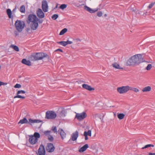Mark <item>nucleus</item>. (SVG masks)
<instances>
[{
    "label": "nucleus",
    "instance_id": "3",
    "mask_svg": "<svg viewBox=\"0 0 155 155\" xmlns=\"http://www.w3.org/2000/svg\"><path fill=\"white\" fill-rule=\"evenodd\" d=\"M25 25L24 21L21 20H17L15 23L16 29L19 32L22 31Z\"/></svg>",
    "mask_w": 155,
    "mask_h": 155
},
{
    "label": "nucleus",
    "instance_id": "25",
    "mask_svg": "<svg viewBox=\"0 0 155 155\" xmlns=\"http://www.w3.org/2000/svg\"><path fill=\"white\" fill-rule=\"evenodd\" d=\"M7 14L9 18H11L12 17V12L10 9H8L6 11Z\"/></svg>",
    "mask_w": 155,
    "mask_h": 155
},
{
    "label": "nucleus",
    "instance_id": "23",
    "mask_svg": "<svg viewBox=\"0 0 155 155\" xmlns=\"http://www.w3.org/2000/svg\"><path fill=\"white\" fill-rule=\"evenodd\" d=\"M151 88L150 86H148L144 87L142 90V91L143 92H148L151 91Z\"/></svg>",
    "mask_w": 155,
    "mask_h": 155
},
{
    "label": "nucleus",
    "instance_id": "52",
    "mask_svg": "<svg viewBox=\"0 0 155 155\" xmlns=\"http://www.w3.org/2000/svg\"><path fill=\"white\" fill-rule=\"evenodd\" d=\"M149 155H155V153H149Z\"/></svg>",
    "mask_w": 155,
    "mask_h": 155
},
{
    "label": "nucleus",
    "instance_id": "35",
    "mask_svg": "<svg viewBox=\"0 0 155 155\" xmlns=\"http://www.w3.org/2000/svg\"><path fill=\"white\" fill-rule=\"evenodd\" d=\"M51 132V131H50L47 130L45 131L44 132V134L45 136L48 137L49 135H50Z\"/></svg>",
    "mask_w": 155,
    "mask_h": 155
},
{
    "label": "nucleus",
    "instance_id": "1",
    "mask_svg": "<svg viewBox=\"0 0 155 155\" xmlns=\"http://www.w3.org/2000/svg\"><path fill=\"white\" fill-rule=\"evenodd\" d=\"M142 55L138 54L132 56L127 61V64L128 66L138 65L140 63L145 62Z\"/></svg>",
    "mask_w": 155,
    "mask_h": 155
},
{
    "label": "nucleus",
    "instance_id": "28",
    "mask_svg": "<svg viewBox=\"0 0 155 155\" xmlns=\"http://www.w3.org/2000/svg\"><path fill=\"white\" fill-rule=\"evenodd\" d=\"M68 29L66 28L63 29L60 32L59 35H62L67 31Z\"/></svg>",
    "mask_w": 155,
    "mask_h": 155
},
{
    "label": "nucleus",
    "instance_id": "21",
    "mask_svg": "<svg viewBox=\"0 0 155 155\" xmlns=\"http://www.w3.org/2000/svg\"><path fill=\"white\" fill-rule=\"evenodd\" d=\"M112 65L114 68L117 69H123V68L120 66V65L117 63H114L112 64Z\"/></svg>",
    "mask_w": 155,
    "mask_h": 155
},
{
    "label": "nucleus",
    "instance_id": "30",
    "mask_svg": "<svg viewBox=\"0 0 155 155\" xmlns=\"http://www.w3.org/2000/svg\"><path fill=\"white\" fill-rule=\"evenodd\" d=\"M58 43L64 46H65L67 45L66 41H61L58 42Z\"/></svg>",
    "mask_w": 155,
    "mask_h": 155
},
{
    "label": "nucleus",
    "instance_id": "41",
    "mask_svg": "<svg viewBox=\"0 0 155 155\" xmlns=\"http://www.w3.org/2000/svg\"><path fill=\"white\" fill-rule=\"evenodd\" d=\"M86 134H87V136L88 135L90 137L91 136V131L90 130H89L87 132H86Z\"/></svg>",
    "mask_w": 155,
    "mask_h": 155
},
{
    "label": "nucleus",
    "instance_id": "2",
    "mask_svg": "<svg viewBox=\"0 0 155 155\" xmlns=\"http://www.w3.org/2000/svg\"><path fill=\"white\" fill-rule=\"evenodd\" d=\"M44 58L49 59V56L46 54L44 53H37L31 55L29 59L31 61L41 60Z\"/></svg>",
    "mask_w": 155,
    "mask_h": 155
},
{
    "label": "nucleus",
    "instance_id": "16",
    "mask_svg": "<svg viewBox=\"0 0 155 155\" xmlns=\"http://www.w3.org/2000/svg\"><path fill=\"white\" fill-rule=\"evenodd\" d=\"M38 26V21H36L31 22V27L32 30H35L37 29Z\"/></svg>",
    "mask_w": 155,
    "mask_h": 155
},
{
    "label": "nucleus",
    "instance_id": "31",
    "mask_svg": "<svg viewBox=\"0 0 155 155\" xmlns=\"http://www.w3.org/2000/svg\"><path fill=\"white\" fill-rule=\"evenodd\" d=\"M154 145H153L151 144H149L146 145L144 147H142V149H143L145 148H147L150 147H154Z\"/></svg>",
    "mask_w": 155,
    "mask_h": 155
},
{
    "label": "nucleus",
    "instance_id": "6",
    "mask_svg": "<svg viewBox=\"0 0 155 155\" xmlns=\"http://www.w3.org/2000/svg\"><path fill=\"white\" fill-rule=\"evenodd\" d=\"M87 117V114L84 112H83L80 113H77L75 115V118L78 120L81 121L83 120Z\"/></svg>",
    "mask_w": 155,
    "mask_h": 155
},
{
    "label": "nucleus",
    "instance_id": "38",
    "mask_svg": "<svg viewBox=\"0 0 155 155\" xmlns=\"http://www.w3.org/2000/svg\"><path fill=\"white\" fill-rule=\"evenodd\" d=\"M73 41L75 43L78 44L81 41V40L79 38H77L73 39Z\"/></svg>",
    "mask_w": 155,
    "mask_h": 155
},
{
    "label": "nucleus",
    "instance_id": "19",
    "mask_svg": "<svg viewBox=\"0 0 155 155\" xmlns=\"http://www.w3.org/2000/svg\"><path fill=\"white\" fill-rule=\"evenodd\" d=\"M21 62L26 65L28 66H31V63L30 61L29 60H27L25 59H23L22 60Z\"/></svg>",
    "mask_w": 155,
    "mask_h": 155
},
{
    "label": "nucleus",
    "instance_id": "53",
    "mask_svg": "<svg viewBox=\"0 0 155 155\" xmlns=\"http://www.w3.org/2000/svg\"><path fill=\"white\" fill-rule=\"evenodd\" d=\"M15 8L17 9V8H18V6L17 5V4H16L15 6Z\"/></svg>",
    "mask_w": 155,
    "mask_h": 155
},
{
    "label": "nucleus",
    "instance_id": "32",
    "mask_svg": "<svg viewBox=\"0 0 155 155\" xmlns=\"http://www.w3.org/2000/svg\"><path fill=\"white\" fill-rule=\"evenodd\" d=\"M67 7V5L65 4H63L61 5L59 7L62 10H63L65 8Z\"/></svg>",
    "mask_w": 155,
    "mask_h": 155
},
{
    "label": "nucleus",
    "instance_id": "50",
    "mask_svg": "<svg viewBox=\"0 0 155 155\" xmlns=\"http://www.w3.org/2000/svg\"><path fill=\"white\" fill-rule=\"evenodd\" d=\"M38 23L39 24H41V23H42V22H43V20H40L38 18Z\"/></svg>",
    "mask_w": 155,
    "mask_h": 155
},
{
    "label": "nucleus",
    "instance_id": "48",
    "mask_svg": "<svg viewBox=\"0 0 155 155\" xmlns=\"http://www.w3.org/2000/svg\"><path fill=\"white\" fill-rule=\"evenodd\" d=\"M66 42V43H67V45L68 44H71L72 43H73V42L72 41H69L68 40Z\"/></svg>",
    "mask_w": 155,
    "mask_h": 155
},
{
    "label": "nucleus",
    "instance_id": "10",
    "mask_svg": "<svg viewBox=\"0 0 155 155\" xmlns=\"http://www.w3.org/2000/svg\"><path fill=\"white\" fill-rule=\"evenodd\" d=\"M42 7L44 12H47L48 11V6L47 1L43 0L42 2Z\"/></svg>",
    "mask_w": 155,
    "mask_h": 155
},
{
    "label": "nucleus",
    "instance_id": "51",
    "mask_svg": "<svg viewBox=\"0 0 155 155\" xmlns=\"http://www.w3.org/2000/svg\"><path fill=\"white\" fill-rule=\"evenodd\" d=\"M55 51H60L61 52H63V51L62 50L60 49H57Z\"/></svg>",
    "mask_w": 155,
    "mask_h": 155
},
{
    "label": "nucleus",
    "instance_id": "14",
    "mask_svg": "<svg viewBox=\"0 0 155 155\" xmlns=\"http://www.w3.org/2000/svg\"><path fill=\"white\" fill-rule=\"evenodd\" d=\"M29 141L30 143L32 145H34L38 141L35 140V138L33 135L29 136Z\"/></svg>",
    "mask_w": 155,
    "mask_h": 155
},
{
    "label": "nucleus",
    "instance_id": "42",
    "mask_svg": "<svg viewBox=\"0 0 155 155\" xmlns=\"http://www.w3.org/2000/svg\"><path fill=\"white\" fill-rule=\"evenodd\" d=\"M21 87V85L20 84H17L14 86V87L15 88H19Z\"/></svg>",
    "mask_w": 155,
    "mask_h": 155
},
{
    "label": "nucleus",
    "instance_id": "9",
    "mask_svg": "<svg viewBox=\"0 0 155 155\" xmlns=\"http://www.w3.org/2000/svg\"><path fill=\"white\" fill-rule=\"evenodd\" d=\"M46 150L49 153L53 152L54 150V147L53 145L51 143H48L46 147Z\"/></svg>",
    "mask_w": 155,
    "mask_h": 155
},
{
    "label": "nucleus",
    "instance_id": "29",
    "mask_svg": "<svg viewBox=\"0 0 155 155\" xmlns=\"http://www.w3.org/2000/svg\"><path fill=\"white\" fill-rule=\"evenodd\" d=\"M11 47L13 48L16 51H19V48L16 45H12Z\"/></svg>",
    "mask_w": 155,
    "mask_h": 155
},
{
    "label": "nucleus",
    "instance_id": "36",
    "mask_svg": "<svg viewBox=\"0 0 155 155\" xmlns=\"http://www.w3.org/2000/svg\"><path fill=\"white\" fill-rule=\"evenodd\" d=\"M52 130L54 133L57 134V129L56 126H53L52 128Z\"/></svg>",
    "mask_w": 155,
    "mask_h": 155
},
{
    "label": "nucleus",
    "instance_id": "15",
    "mask_svg": "<svg viewBox=\"0 0 155 155\" xmlns=\"http://www.w3.org/2000/svg\"><path fill=\"white\" fill-rule=\"evenodd\" d=\"M78 136V132L77 131H76L75 132L72 134L71 136V139L73 141L76 140Z\"/></svg>",
    "mask_w": 155,
    "mask_h": 155
},
{
    "label": "nucleus",
    "instance_id": "46",
    "mask_svg": "<svg viewBox=\"0 0 155 155\" xmlns=\"http://www.w3.org/2000/svg\"><path fill=\"white\" fill-rule=\"evenodd\" d=\"M7 84V83H4L0 81V86L3 85H6Z\"/></svg>",
    "mask_w": 155,
    "mask_h": 155
},
{
    "label": "nucleus",
    "instance_id": "33",
    "mask_svg": "<svg viewBox=\"0 0 155 155\" xmlns=\"http://www.w3.org/2000/svg\"><path fill=\"white\" fill-rule=\"evenodd\" d=\"M130 90L136 92L139 91V90L136 88L131 87H130Z\"/></svg>",
    "mask_w": 155,
    "mask_h": 155
},
{
    "label": "nucleus",
    "instance_id": "55",
    "mask_svg": "<svg viewBox=\"0 0 155 155\" xmlns=\"http://www.w3.org/2000/svg\"><path fill=\"white\" fill-rule=\"evenodd\" d=\"M15 36H16L18 35V34H17V31H15Z\"/></svg>",
    "mask_w": 155,
    "mask_h": 155
},
{
    "label": "nucleus",
    "instance_id": "45",
    "mask_svg": "<svg viewBox=\"0 0 155 155\" xmlns=\"http://www.w3.org/2000/svg\"><path fill=\"white\" fill-rule=\"evenodd\" d=\"M86 131H85L84 132V135L85 136V140H87L88 139L87 134H86Z\"/></svg>",
    "mask_w": 155,
    "mask_h": 155
},
{
    "label": "nucleus",
    "instance_id": "39",
    "mask_svg": "<svg viewBox=\"0 0 155 155\" xmlns=\"http://www.w3.org/2000/svg\"><path fill=\"white\" fill-rule=\"evenodd\" d=\"M152 67V65L151 64H148L146 68V69L147 70H149Z\"/></svg>",
    "mask_w": 155,
    "mask_h": 155
},
{
    "label": "nucleus",
    "instance_id": "43",
    "mask_svg": "<svg viewBox=\"0 0 155 155\" xmlns=\"http://www.w3.org/2000/svg\"><path fill=\"white\" fill-rule=\"evenodd\" d=\"M29 122L28 124H31V123H34V120H32L31 119H29Z\"/></svg>",
    "mask_w": 155,
    "mask_h": 155
},
{
    "label": "nucleus",
    "instance_id": "37",
    "mask_svg": "<svg viewBox=\"0 0 155 155\" xmlns=\"http://www.w3.org/2000/svg\"><path fill=\"white\" fill-rule=\"evenodd\" d=\"M48 139L50 141H52L53 140L54 138L52 136L50 135L48 137Z\"/></svg>",
    "mask_w": 155,
    "mask_h": 155
},
{
    "label": "nucleus",
    "instance_id": "27",
    "mask_svg": "<svg viewBox=\"0 0 155 155\" xmlns=\"http://www.w3.org/2000/svg\"><path fill=\"white\" fill-rule=\"evenodd\" d=\"M118 118L120 120L123 119L125 116V115L123 114H117Z\"/></svg>",
    "mask_w": 155,
    "mask_h": 155
},
{
    "label": "nucleus",
    "instance_id": "40",
    "mask_svg": "<svg viewBox=\"0 0 155 155\" xmlns=\"http://www.w3.org/2000/svg\"><path fill=\"white\" fill-rule=\"evenodd\" d=\"M155 4V2H154L151 3L148 6V8L149 9L151 8Z\"/></svg>",
    "mask_w": 155,
    "mask_h": 155
},
{
    "label": "nucleus",
    "instance_id": "18",
    "mask_svg": "<svg viewBox=\"0 0 155 155\" xmlns=\"http://www.w3.org/2000/svg\"><path fill=\"white\" fill-rule=\"evenodd\" d=\"M58 132L60 134L61 137V138L63 140L64 139V138L66 137V134L63 130V129H59L58 131Z\"/></svg>",
    "mask_w": 155,
    "mask_h": 155
},
{
    "label": "nucleus",
    "instance_id": "54",
    "mask_svg": "<svg viewBox=\"0 0 155 155\" xmlns=\"http://www.w3.org/2000/svg\"><path fill=\"white\" fill-rule=\"evenodd\" d=\"M58 4H56V6H55V7L54 8V9L57 8H58Z\"/></svg>",
    "mask_w": 155,
    "mask_h": 155
},
{
    "label": "nucleus",
    "instance_id": "34",
    "mask_svg": "<svg viewBox=\"0 0 155 155\" xmlns=\"http://www.w3.org/2000/svg\"><path fill=\"white\" fill-rule=\"evenodd\" d=\"M58 17V15L57 14H54L51 17L52 18L53 20H56Z\"/></svg>",
    "mask_w": 155,
    "mask_h": 155
},
{
    "label": "nucleus",
    "instance_id": "24",
    "mask_svg": "<svg viewBox=\"0 0 155 155\" xmlns=\"http://www.w3.org/2000/svg\"><path fill=\"white\" fill-rule=\"evenodd\" d=\"M33 136L36 139L35 140H37V141L38 140V139L40 137V134L38 132H35L34 135Z\"/></svg>",
    "mask_w": 155,
    "mask_h": 155
},
{
    "label": "nucleus",
    "instance_id": "22",
    "mask_svg": "<svg viewBox=\"0 0 155 155\" xmlns=\"http://www.w3.org/2000/svg\"><path fill=\"white\" fill-rule=\"evenodd\" d=\"M25 123H29L28 121L25 118H24L23 119L21 120L18 123V124H23Z\"/></svg>",
    "mask_w": 155,
    "mask_h": 155
},
{
    "label": "nucleus",
    "instance_id": "8",
    "mask_svg": "<svg viewBox=\"0 0 155 155\" xmlns=\"http://www.w3.org/2000/svg\"><path fill=\"white\" fill-rule=\"evenodd\" d=\"M45 151L44 146L41 144L38 150V155H45Z\"/></svg>",
    "mask_w": 155,
    "mask_h": 155
},
{
    "label": "nucleus",
    "instance_id": "20",
    "mask_svg": "<svg viewBox=\"0 0 155 155\" xmlns=\"http://www.w3.org/2000/svg\"><path fill=\"white\" fill-rule=\"evenodd\" d=\"M88 147V144H85L83 147L80 149L79 151L80 152H83L86 150Z\"/></svg>",
    "mask_w": 155,
    "mask_h": 155
},
{
    "label": "nucleus",
    "instance_id": "44",
    "mask_svg": "<svg viewBox=\"0 0 155 155\" xmlns=\"http://www.w3.org/2000/svg\"><path fill=\"white\" fill-rule=\"evenodd\" d=\"M97 15L98 16L100 17L102 16V13L101 12H97Z\"/></svg>",
    "mask_w": 155,
    "mask_h": 155
},
{
    "label": "nucleus",
    "instance_id": "13",
    "mask_svg": "<svg viewBox=\"0 0 155 155\" xmlns=\"http://www.w3.org/2000/svg\"><path fill=\"white\" fill-rule=\"evenodd\" d=\"M37 16L40 18H43L45 17V15L41 9L38 8L36 12Z\"/></svg>",
    "mask_w": 155,
    "mask_h": 155
},
{
    "label": "nucleus",
    "instance_id": "26",
    "mask_svg": "<svg viewBox=\"0 0 155 155\" xmlns=\"http://www.w3.org/2000/svg\"><path fill=\"white\" fill-rule=\"evenodd\" d=\"M20 12L21 13H25V8L24 5H22L21 6L19 10Z\"/></svg>",
    "mask_w": 155,
    "mask_h": 155
},
{
    "label": "nucleus",
    "instance_id": "11",
    "mask_svg": "<svg viewBox=\"0 0 155 155\" xmlns=\"http://www.w3.org/2000/svg\"><path fill=\"white\" fill-rule=\"evenodd\" d=\"M84 8L87 11L91 13H94L97 12L98 10V9L97 8L92 9L86 5L84 6Z\"/></svg>",
    "mask_w": 155,
    "mask_h": 155
},
{
    "label": "nucleus",
    "instance_id": "17",
    "mask_svg": "<svg viewBox=\"0 0 155 155\" xmlns=\"http://www.w3.org/2000/svg\"><path fill=\"white\" fill-rule=\"evenodd\" d=\"M82 87L84 89L87 90L89 91H93L94 89L93 87H92L90 86L87 84H83L82 85Z\"/></svg>",
    "mask_w": 155,
    "mask_h": 155
},
{
    "label": "nucleus",
    "instance_id": "7",
    "mask_svg": "<svg viewBox=\"0 0 155 155\" xmlns=\"http://www.w3.org/2000/svg\"><path fill=\"white\" fill-rule=\"evenodd\" d=\"M28 19L30 22H31L38 21V18L34 14L29 15L28 17Z\"/></svg>",
    "mask_w": 155,
    "mask_h": 155
},
{
    "label": "nucleus",
    "instance_id": "4",
    "mask_svg": "<svg viewBox=\"0 0 155 155\" xmlns=\"http://www.w3.org/2000/svg\"><path fill=\"white\" fill-rule=\"evenodd\" d=\"M57 116L56 114L53 111H48L46 113L45 118L53 119Z\"/></svg>",
    "mask_w": 155,
    "mask_h": 155
},
{
    "label": "nucleus",
    "instance_id": "5",
    "mask_svg": "<svg viewBox=\"0 0 155 155\" xmlns=\"http://www.w3.org/2000/svg\"><path fill=\"white\" fill-rule=\"evenodd\" d=\"M130 87L128 86H123L117 88V91L120 94L125 93L130 90Z\"/></svg>",
    "mask_w": 155,
    "mask_h": 155
},
{
    "label": "nucleus",
    "instance_id": "12",
    "mask_svg": "<svg viewBox=\"0 0 155 155\" xmlns=\"http://www.w3.org/2000/svg\"><path fill=\"white\" fill-rule=\"evenodd\" d=\"M25 91L23 90H20L18 91L17 92V95L15 96L14 97V98H21L22 99H24L25 98V97L21 96L19 95L20 94H25Z\"/></svg>",
    "mask_w": 155,
    "mask_h": 155
},
{
    "label": "nucleus",
    "instance_id": "49",
    "mask_svg": "<svg viewBox=\"0 0 155 155\" xmlns=\"http://www.w3.org/2000/svg\"><path fill=\"white\" fill-rule=\"evenodd\" d=\"M16 8H14V9L12 10V13L13 14H14L16 12Z\"/></svg>",
    "mask_w": 155,
    "mask_h": 155
},
{
    "label": "nucleus",
    "instance_id": "47",
    "mask_svg": "<svg viewBox=\"0 0 155 155\" xmlns=\"http://www.w3.org/2000/svg\"><path fill=\"white\" fill-rule=\"evenodd\" d=\"M41 122V120H34V123H38Z\"/></svg>",
    "mask_w": 155,
    "mask_h": 155
}]
</instances>
